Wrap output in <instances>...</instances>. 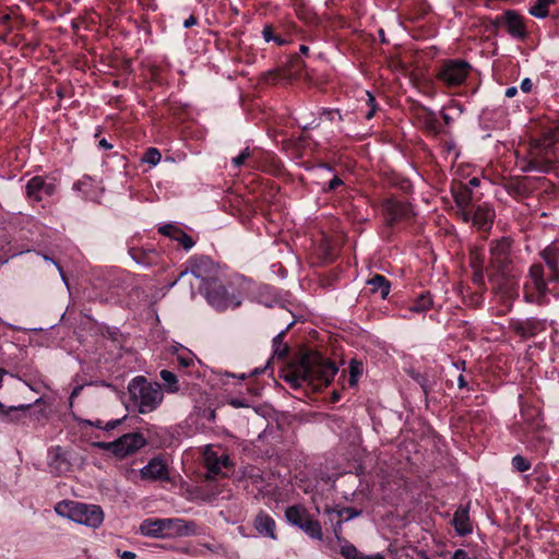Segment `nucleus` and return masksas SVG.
<instances>
[{
	"mask_svg": "<svg viewBox=\"0 0 559 559\" xmlns=\"http://www.w3.org/2000/svg\"><path fill=\"white\" fill-rule=\"evenodd\" d=\"M179 280L189 282L192 297L198 290L217 311L235 309L241 305L240 294L234 287L223 284L218 266L207 257L193 259L190 271L181 272Z\"/></svg>",
	"mask_w": 559,
	"mask_h": 559,
	"instance_id": "1",
	"label": "nucleus"
},
{
	"mask_svg": "<svg viewBox=\"0 0 559 559\" xmlns=\"http://www.w3.org/2000/svg\"><path fill=\"white\" fill-rule=\"evenodd\" d=\"M337 370L336 365L330 359L317 352H309L297 361L292 362L283 378L293 388H299L304 383L328 385L334 379Z\"/></svg>",
	"mask_w": 559,
	"mask_h": 559,
	"instance_id": "2",
	"label": "nucleus"
},
{
	"mask_svg": "<svg viewBox=\"0 0 559 559\" xmlns=\"http://www.w3.org/2000/svg\"><path fill=\"white\" fill-rule=\"evenodd\" d=\"M140 533L152 538H177L198 534L192 521L179 518L146 519L140 525Z\"/></svg>",
	"mask_w": 559,
	"mask_h": 559,
	"instance_id": "3",
	"label": "nucleus"
},
{
	"mask_svg": "<svg viewBox=\"0 0 559 559\" xmlns=\"http://www.w3.org/2000/svg\"><path fill=\"white\" fill-rule=\"evenodd\" d=\"M55 512L78 524L97 528L104 521V512L99 506L73 500H62L55 506Z\"/></svg>",
	"mask_w": 559,
	"mask_h": 559,
	"instance_id": "4",
	"label": "nucleus"
},
{
	"mask_svg": "<svg viewBox=\"0 0 559 559\" xmlns=\"http://www.w3.org/2000/svg\"><path fill=\"white\" fill-rule=\"evenodd\" d=\"M128 391L139 413L147 414L156 409L164 394L158 383H151L144 377L138 376L128 384Z\"/></svg>",
	"mask_w": 559,
	"mask_h": 559,
	"instance_id": "5",
	"label": "nucleus"
},
{
	"mask_svg": "<svg viewBox=\"0 0 559 559\" xmlns=\"http://www.w3.org/2000/svg\"><path fill=\"white\" fill-rule=\"evenodd\" d=\"M510 250L511 241L509 238H501L492 241L489 247L488 264L484 266V262L479 260L477 253L474 252L472 257V266L476 269L479 274H481L484 270H486V272L496 270L504 276L509 272Z\"/></svg>",
	"mask_w": 559,
	"mask_h": 559,
	"instance_id": "6",
	"label": "nucleus"
},
{
	"mask_svg": "<svg viewBox=\"0 0 559 559\" xmlns=\"http://www.w3.org/2000/svg\"><path fill=\"white\" fill-rule=\"evenodd\" d=\"M285 518L289 524L300 528L310 538L322 540L323 534L320 523L311 518L304 506L288 507L285 511Z\"/></svg>",
	"mask_w": 559,
	"mask_h": 559,
	"instance_id": "7",
	"label": "nucleus"
},
{
	"mask_svg": "<svg viewBox=\"0 0 559 559\" xmlns=\"http://www.w3.org/2000/svg\"><path fill=\"white\" fill-rule=\"evenodd\" d=\"M93 445L122 459L144 447L145 439L141 433H127L116 441L94 442Z\"/></svg>",
	"mask_w": 559,
	"mask_h": 559,
	"instance_id": "8",
	"label": "nucleus"
},
{
	"mask_svg": "<svg viewBox=\"0 0 559 559\" xmlns=\"http://www.w3.org/2000/svg\"><path fill=\"white\" fill-rule=\"evenodd\" d=\"M547 292L543 265L533 264L528 271V278L524 284V299L531 304H543Z\"/></svg>",
	"mask_w": 559,
	"mask_h": 559,
	"instance_id": "9",
	"label": "nucleus"
},
{
	"mask_svg": "<svg viewBox=\"0 0 559 559\" xmlns=\"http://www.w3.org/2000/svg\"><path fill=\"white\" fill-rule=\"evenodd\" d=\"M57 191V182L55 178L35 176L31 178L26 185V195L33 201H40L51 197Z\"/></svg>",
	"mask_w": 559,
	"mask_h": 559,
	"instance_id": "10",
	"label": "nucleus"
},
{
	"mask_svg": "<svg viewBox=\"0 0 559 559\" xmlns=\"http://www.w3.org/2000/svg\"><path fill=\"white\" fill-rule=\"evenodd\" d=\"M468 72V63L461 60H451L441 67L438 76L448 85H459L465 81Z\"/></svg>",
	"mask_w": 559,
	"mask_h": 559,
	"instance_id": "11",
	"label": "nucleus"
},
{
	"mask_svg": "<svg viewBox=\"0 0 559 559\" xmlns=\"http://www.w3.org/2000/svg\"><path fill=\"white\" fill-rule=\"evenodd\" d=\"M73 461V453L59 445L52 447L48 451V466L50 472L56 475H62L70 472Z\"/></svg>",
	"mask_w": 559,
	"mask_h": 559,
	"instance_id": "12",
	"label": "nucleus"
},
{
	"mask_svg": "<svg viewBox=\"0 0 559 559\" xmlns=\"http://www.w3.org/2000/svg\"><path fill=\"white\" fill-rule=\"evenodd\" d=\"M511 329L523 337H532L546 330V321L527 318L512 320L510 323Z\"/></svg>",
	"mask_w": 559,
	"mask_h": 559,
	"instance_id": "13",
	"label": "nucleus"
},
{
	"mask_svg": "<svg viewBox=\"0 0 559 559\" xmlns=\"http://www.w3.org/2000/svg\"><path fill=\"white\" fill-rule=\"evenodd\" d=\"M204 462L211 475L219 474L229 464V457L225 453L219 454L213 445H205Z\"/></svg>",
	"mask_w": 559,
	"mask_h": 559,
	"instance_id": "14",
	"label": "nucleus"
},
{
	"mask_svg": "<svg viewBox=\"0 0 559 559\" xmlns=\"http://www.w3.org/2000/svg\"><path fill=\"white\" fill-rule=\"evenodd\" d=\"M140 475L146 480H166L168 479V468L164 460L154 457L140 469Z\"/></svg>",
	"mask_w": 559,
	"mask_h": 559,
	"instance_id": "15",
	"label": "nucleus"
},
{
	"mask_svg": "<svg viewBox=\"0 0 559 559\" xmlns=\"http://www.w3.org/2000/svg\"><path fill=\"white\" fill-rule=\"evenodd\" d=\"M495 217V211L488 204H481L476 207L474 212L471 211V218L473 225L479 229H489Z\"/></svg>",
	"mask_w": 559,
	"mask_h": 559,
	"instance_id": "16",
	"label": "nucleus"
},
{
	"mask_svg": "<svg viewBox=\"0 0 559 559\" xmlns=\"http://www.w3.org/2000/svg\"><path fill=\"white\" fill-rule=\"evenodd\" d=\"M542 258L551 272L549 281L557 282L559 280V247L555 243L547 246L542 251Z\"/></svg>",
	"mask_w": 559,
	"mask_h": 559,
	"instance_id": "17",
	"label": "nucleus"
},
{
	"mask_svg": "<svg viewBox=\"0 0 559 559\" xmlns=\"http://www.w3.org/2000/svg\"><path fill=\"white\" fill-rule=\"evenodd\" d=\"M507 32L514 38H524L526 36V27L522 16L509 11L503 15Z\"/></svg>",
	"mask_w": 559,
	"mask_h": 559,
	"instance_id": "18",
	"label": "nucleus"
},
{
	"mask_svg": "<svg viewBox=\"0 0 559 559\" xmlns=\"http://www.w3.org/2000/svg\"><path fill=\"white\" fill-rule=\"evenodd\" d=\"M254 528L262 536L269 537L275 540V521L265 512H260L254 519Z\"/></svg>",
	"mask_w": 559,
	"mask_h": 559,
	"instance_id": "19",
	"label": "nucleus"
},
{
	"mask_svg": "<svg viewBox=\"0 0 559 559\" xmlns=\"http://www.w3.org/2000/svg\"><path fill=\"white\" fill-rule=\"evenodd\" d=\"M453 525L456 533L465 536L472 533V524L469 521L468 507H460L453 516Z\"/></svg>",
	"mask_w": 559,
	"mask_h": 559,
	"instance_id": "20",
	"label": "nucleus"
},
{
	"mask_svg": "<svg viewBox=\"0 0 559 559\" xmlns=\"http://www.w3.org/2000/svg\"><path fill=\"white\" fill-rule=\"evenodd\" d=\"M173 348H174V354L176 355V359H177L179 366H181L183 368H190V367H193L195 362H199V360L197 359V356L188 348H186L179 344L174 346Z\"/></svg>",
	"mask_w": 559,
	"mask_h": 559,
	"instance_id": "21",
	"label": "nucleus"
},
{
	"mask_svg": "<svg viewBox=\"0 0 559 559\" xmlns=\"http://www.w3.org/2000/svg\"><path fill=\"white\" fill-rule=\"evenodd\" d=\"M367 284L370 286L372 293H380L381 298H386L390 293V283L382 275H374Z\"/></svg>",
	"mask_w": 559,
	"mask_h": 559,
	"instance_id": "22",
	"label": "nucleus"
},
{
	"mask_svg": "<svg viewBox=\"0 0 559 559\" xmlns=\"http://www.w3.org/2000/svg\"><path fill=\"white\" fill-rule=\"evenodd\" d=\"M456 204L460 209V215L464 222H469L471 211L468 210L471 203V192L464 191L455 195Z\"/></svg>",
	"mask_w": 559,
	"mask_h": 559,
	"instance_id": "23",
	"label": "nucleus"
},
{
	"mask_svg": "<svg viewBox=\"0 0 559 559\" xmlns=\"http://www.w3.org/2000/svg\"><path fill=\"white\" fill-rule=\"evenodd\" d=\"M432 306L431 296L426 293L421 294L416 300L409 306L408 311L413 313H424L428 311Z\"/></svg>",
	"mask_w": 559,
	"mask_h": 559,
	"instance_id": "24",
	"label": "nucleus"
},
{
	"mask_svg": "<svg viewBox=\"0 0 559 559\" xmlns=\"http://www.w3.org/2000/svg\"><path fill=\"white\" fill-rule=\"evenodd\" d=\"M555 0H536L528 9L531 15L537 19H544L548 15V9Z\"/></svg>",
	"mask_w": 559,
	"mask_h": 559,
	"instance_id": "25",
	"label": "nucleus"
},
{
	"mask_svg": "<svg viewBox=\"0 0 559 559\" xmlns=\"http://www.w3.org/2000/svg\"><path fill=\"white\" fill-rule=\"evenodd\" d=\"M290 325H292V323H289L285 330L281 331L273 338V355L278 358H283L288 352V346L283 342V340H284L287 329H289Z\"/></svg>",
	"mask_w": 559,
	"mask_h": 559,
	"instance_id": "26",
	"label": "nucleus"
},
{
	"mask_svg": "<svg viewBox=\"0 0 559 559\" xmlns=\"http://www.w3.org/2000/svg\"><path fill=\"white\" fill-rule=\"evenodd\" d=\"M159 374H160V378L164 381V383L166 385V390L168 392H171V393L178 392V390H179L178 381H177V377L174 372L164 369L160 371Z\"/></svg>",
	"mask_w": 559,
	"mask_h": 559,
	"instance_id": "27",
	"label": "nucleus"
},
{
	"mask_svg": "<svg viewBox=\"0 0 559 559\" xmlns=\"http://www.w3.org/2000/svg\"><path fill=\"white\" fill-rule=\"evenodd\" d=\"M29 406L31 405H28V404H21L19 406L7 407L4 404H2L0 402V416L2 419H5V420H10V421L16 420V418L14 416H12V414L17 411L25 412L29 408Z\"/></svg>",
	"mask_w": 559,
	"mask_h": 559,
	"instance_id": "28",
	"label": "nucleus"
},
{
	"mask_svg": "<svg viewBox=\"0 0 559 559\" xmlns=\"http://www.w3.org/2000/svg\"><path fill=\"white\" fill-rule=\"evenodd\" d=\"M341 555L345 559H360L362 554L350 543L344 540L341 545Z\"/></svg>",
	"mask_w": 559,
	"mask_h": 559,
	"instance_id": "29",
	"label": "nucleus"
},
{
	"mask_svg": "<svg viewBox=\"0 0 559 559\" xmlns=\"http://www.w3.org/2000/svg\"><path fill=\"white\" fill-rule=\"evenodd\" d=\"M162 155L157 148L151 147L148 148L141 160L150 166L154 167L160 162Z\"/></svg>",
	"mask_w": 559,
	"mask_h": 559,
	"instance_id": "30",
	"label": "nucleus"
},
{
	"mask_svg": "<svg viewBox=\"0 0 559 559\" xmlns=\"http://www.w3.org/2000/svg\"><path fill=\"white\" fill-rule=\"evenodd\" d=\"M362 373V365L358 361L353 360L349 366V384L355 386Z\"/></svg>",
	"mask_w": 559,
	"mask_h": 559,
	"instance_id": "31",
	"label": "nucleus"
},
{
	"mask_svg": "<svg viewBox=\"0 0 559 559\" xmlns=\"http://www.w3.org/2000/svg\"><path fill=\"white\" fill-rule=\"evenodd\" d=\"M512 466L519 472H526L531 468V463L524 456L518 454L512 459Z\"/></svg>",
	"mask_w": 559,
	"mask_h": 559,
	"instance_id": "32",
	"label": "nucleus"
},
{
	"mask_svg": "<svg viewBox=\"0 0 559 559\" xmlns=\"http://www.w3.org/2000/svg\"><path fill=\"white\" fill-rule=\"evenodd\" d=\"M159 231L165 235V236H168L170 238H173L174 240L178 239V234L179 233H183L180 228H178L177 226L175 225H171V224H168V225H164L162 227H159Z\"/></svg>",
	"mask_w": 559,
	"mask_h": 559,
	"instance_id": "33",
	"label": "nucleus"
},
{
	"mask_svg": "<svg viewBox=\"0 0 559 559\" xmlns=\"http://www.w3.org/2000/svg\"><path fill=\"white\" fill-rule=\"evenodd\" d=\"M120 419H116L107 421L105 425H103L100 420H97L95 423L87 420L86 424L108 431L115 429L120 424Z\"/></svg>",
	"mask_w": 559,
	"mask_h": 559,
	"instance_id": "34",
	"label": "nucleus"
},
{
	"mask_svg": "<svg viewBox=\"0 0 559 559\" xmlns=\"http://www.w3.org/2000/svg\"><path fill=\"white\" fill-rule=\"evenodd\" d=\"M365 94L367 97V105L369 107L368 111L366 112V119H371L377 110L376 99L370 92L366 91Z\"/></svg>",
	"mask_w": 559,
	"mask_h": 559,
	"instance_id": "35",
	"label": "nucleus"
},
{
	"mask_svg": "<svg viewBox=\"0 0 559 559\" xmlns=\"http://www.w3.org/2000/svg\"><path fill=\"white\" fill-rule=\"evenodd\" d=\"M263 38L266 43L274 41L278 45H283L285 43L284 39L276 37L272 33V28L270 26H265L262 31Z\"/></svg>",
	"mask_w": 559,
	"mask_h": 559,
	"instance_id": "36",
	"label": "nucleus"
},
{
	"mask_svg": "<svg viewBox=\"0 0 559 559\" xmlns=\"http://www.w3.org/2000/svg\"><path fill=\"white\" fill-rule=\"evenodd\" d=\"M92 179L90 177L83 178L74 183V188L81 191L86 198H91L87 192V187L91 186Z\"/></svg>",
	"mask_w": 559,
	"mask_h": 559,
	"instance_id": "37",
	"label": "nucleus"
},
{
	"mask_svg": "<svg viewBox=\"0 0 559 559\" xmlns=\"http://www.w3.org/2000/svg\"><path fill=\"white\" fill-rule=\"evenodd\" d=\"M178 237L179 238L176 239V241H178L186 250H190L194 246V241L192 240V238L185 231L179 233Z\"/></svg>",
	"mask_w": 559,
	"mask_h": 559,
	"instance_id": "38",
	"label": "nucleus"
},
{
	"mask_svg": "<svg viewBox=\"0 0 559 559\" xmlns=\"http://www.w3.org/2000/svg\"><path fill=\"white\" fill-rule=\"evenodd\" d=\"M250 155V151L248 147L243 148L239 155H237L236 157H234L231 159V163L235 167H240L241 165H243V163L246 162V159L249 157Z\"/></svg>",
	"mask_w": 559,
	"mask_h": 559,
	"instance_id": "39",
	"label": "nucleus"
},
{
	"mask_svg": "<svg viewBox=\"0 0 559 559\" xmlns=\"http://www.w3.org/2000/svg\"><path fill=\"white\" fill-rule=\"evenodd\" d=\"M386 559H404V550L390 547L388 549Z\"/></svg>",
	"mask_w": 559,
	"mask_h": 559,
	"instance_id": "40",
	"label": "nucleus"
},
{
	"mask_svg": "<svg viewBox=\"0 0 559 559\" xmlns=\"http://www.w3.org/2000/svg\"><path fill=\"white\" fill-rule=\"evenodd\" d=\"M520 87L523 93H530L533 87V83H532L531 79L525 78L524 80H522Z\"/></svg>",
	"mask_w": 559,
	"mask_h": 559,
	"instance_id": "41",
	"label": "nucleus"
},
{
	"mask_svg": "<svg viewBox=\"0 0 559 559\" xmlns=\"http://www.w3.org/2000/svg\"><path fill=\"white\" fill-rule=\"evenodd\" d=\"M342 185H343V181L337 176H334L333 179H331L329 182V190L330 191L335 190Z\"/></svg>",
	"mask_w": 559,
	"mask_h": 559,
	"instance_id": "42",
	"label": "nucleus"
},
{
	"mask_svg": "<svg viewBox=\"0 0 559 559\" xmlns=\"http://www.w3.org/2000/svg\"><path fill=\"white\" fill-rule=\"evenodd\" d=\"M452 559H471V558L465 550L457 549L454 551Z\"/></svg>",
	"mask_w": 559,
	"mask_h": 559,
	"instance_id": "43",
	"label": "nucleus"
},
{
	"mask_svg": "<svg viewBox=\"0 0 559 559\" xmlns=\"http://www.w3.org/2000/svg\"><path fill=\"white\" fill-rule=\"evenodd\" d=\"M516 93H518V88H516L515 86H511V87H508V88L506 90V96H507L508 98H512V97H514V96L516 95Z\"/></svg>",
	"mask_w": 559,
	"mask_h": 559,
	"instance_id": "44",
	"label": "nucleus"
},
{
	"mask_svg": "<svg viewBox=\"0 0 559 559\" xmlns=\"http://www.w3.org/2000/svg\"><path fill=\"white\" fill-rule=\"evenodd\" d=\"M44 259H45L46 261H49V262L53 263V264L57 266V269H58V271H59V273H60V275H61L62 281L64 282V284H67V280H66V277H64V275H63V273H62L61 267H60V266H59V265H58V264H57V263H56L51 258H48V257L44 255Z\"/></svg>",
	"mask_w": 559,
	"mask_h": 559,
	"instance_id": "45",
	"label": "nucleus"
},
{
	"mask_svg": "<svg viewBox=\"0 0 559 559\" xmlns=\"http://www.w3.org/2000/svg\"><path fill=\"white\" fill-rule=\"evenodd\" d=\"M119 555H120L121 559H135V554L132 551L126 550V551L119 552Z\"/></svg>",
	"mask_w": 559,
	"mask_h": 559,
	"instance_id": "46",
	"label": "nucleus"
},
{
	"mask_svg": "<svg viewBox=\"0 0 559 559\" xmlns=\"http://www.w3.org/2000/svg\"><path fill=\"white\" fill-rule=\"evenodd\" d=\"M360 559H386V557L381 554H374V555H364L362 554Z\"/></svg>",
	"mask_w": 559,
	"mask_h": 559,
	"instance_id": "47",
	"label": "nucleus"
},
{
	"mask_svg": "<svg viewBox=\"0 0 559 559\" xmlns=\"http://www.w3.org/2000/svg\"><path fill=\"white\" fill-rule=\"evenodd\" d=\"M197 24V19L194 16H189L185 22H183V26L186 28L190 27V26H193Z\"/></svg>",
	"mask_w": 559,
	"mask_h": 559,
	"instance_id": "48",
	"label": "nucleus"
},
{
	"mask_svg": "<svg viewBox=\"0 0 559 559\" xmlns=\"http://www.w3.org/2000/svg\"><path fill=\"white\" fill-rule=\"evenodd\" d=\"M230 405H233L234 407H245V406H247V404L242 400H240V399H233L230 401Z\"/></svg>",
	"mask_w": 559,
	"mask_h": 559,
	"instance_id": "49",
	"label": "nucleus"
},
{
	"mask_svg": "<svg viewBox=\"0 0 559 559\" xmlns=\"http://www.w3.org/2000/svg\"><path fill=\"white\" fill-rule=\"evenodd\" d=\"M82 390V386L79 385V386H75L72 392H71V396H70V400L72 401L75 396H78L80 394Z\"/></svg>",
	"mask_w": 559,
	"mask_h": 559,
	"instance_id": "50",
	"label": "nucleus"
},
{
	"mask_svg": "<svg viewBox=\"0 0 559 559\" xmlns=\"http://www.w3.org/2000/svg\"><path fill=\"white\" fill-rule=\"evenodd\" d=\"M468 185H469L471 187H478V186H479V179H478V178H476V177H474V178H472V179L468 181Z\"/></svg>",
	"mask_w": 559,
	"mask_h": 559,
	"instance_id": "51",
	"label": "nucleus"
},
{
	"mask_svg": "<svg viewBox=\"0 0 559 559\" xmlns=\"http://www.w3.org/2000/svg\"><path fill=\"white\" fill-rule=\"evenodd\" d=\"M99 145L104 148H111V145L106 140H102Z\"/></svg>",
	"mask_w": 559,
	"mask_h": 559,
	"instance_id": "52",
	"label": "nucleus"
},
{
	"mask_svg": "<svg viewBox=\"0 0 559 559\" xmlns=\"http://www.w3.org/2000/svg\"><path fill=\"white\" fill-rule=\"evenodd\" d=\"M178 551L183 552V554L194 555V551H192L189 548H178Z\"/></svg>",
	"mask_w": 559,
	"mask_h": 559,
	"instance_id": "53",
	"label": "nucleus"
},
{
	"mask_svg": "<svg viewBox=\"0 0 559 559\" xmlns=\"http://www.w3.org/2000/svg\"><path fill=\"white\" fill-rule=\"evenodd\" d=\"M457 382L460 388H464L466 384L463 376L459 377Z\"/></svg>",
	"mask_w": 559,
	"mask_h": 559,
	"instance_id": "54",
	"label": "nucleus"
},
{
	"mask_svg": "<svg viewBox=\"0 0 559 559\" xmlns=\"http://www.w3.org/2000/svg\"><path fill=\"white\" fill-rule=\"evenodd\" d=\"M4 374H5V371L3 369H0V389L2 388V379H3Z\"/></svg>",
	"mask_w": 559,
	"mask_h": 559,
	"instance_id": "55",
	"label": "nucleus"
},
{
	"mask_svg": "<svg viewBox=\"0 0 559 559\" xmlns=\"http://www.w3.org/2000/svg\"><path fill=\"white\" fill-rule=\"evenodd\" d=\"M356 515H358L357 512H350L349 515L346 518V520H349V519H352V518H354Z\"/></svg>",
	"mask_w": 559,
	"mask_h": 559,
	"instance_id": "56",
	"label": "nucleus"
},
{
	"mask_svg": "<svg viewBox=\"0 0 559 559\" xmlns=\"http://www.w3.org/2000/svg\"><path fill=\"white\" fill-rule=\"evenodd\" d=\"M341 524H342V522L338 521L336 527L334 528L336 535H337V531L341 528Z\"/></svg>",
	"mask_w": 559,
	"mask_h": 559,
	"instance_id": "57",
	"label": "nucleus"
},
{
	"mask_svg": "<svg viewBox=\"0 0 559 559\" xmlns=\"http://www.w3.org/2000/svg\"><path fill=\"white\" fill-rule=\"evenodd\" d=\"M300 51H301L302 53H306V52L308 51V47H306V46H300Z\"/></svg>",
	"mask_w": 559,
	"mask_h": 559,
	"instance_id": "58",
	"label": "nucleus"
},
{
	"mask_svg": "<svg viewBox=\"0 0 559 559\" xmlns=\"http://www.w3.org/2000/svg\"><path fill=\"white\" fill-rule=\"evenodd\" d=\"M334 115H337L340 117V114L337 111H329V116H331V119H333Z\"/></svg>",
	"mask_w": 559,
	"mask_h": 559,
	"instance_id": "59",
	"label": "nucleus"
},
{
	"mask_svg": "<svg viewBox=\"0 0 559 559\" xmlns=\"http://www.w3.org/2000/svg\"><path fill=\"white\" fill-rule=\"evenodd\" d=\"M322 168H323V169H326V170H329V171H331V168H330V167H328V166H322Z\"/></svg>",
	"mask_w": 559,
	"mask_h": 559,
	"instance_id": "60",
	"label": "nucleus"
}]
</instances>
